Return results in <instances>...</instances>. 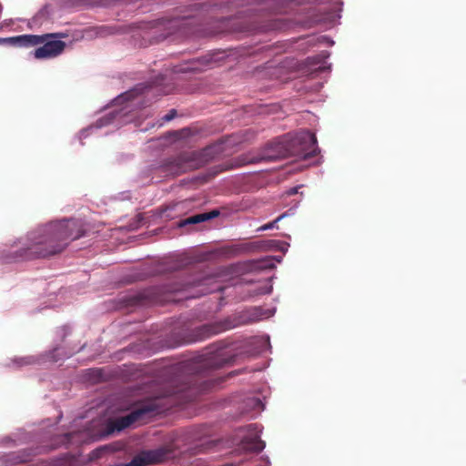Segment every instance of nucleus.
Masks as SVG:
<instances>
[{
	"label": "nucleus",
	"instance_id": "f257e3e1",
	"mask_svg": "<svg viewBox=\"0 0 466 466\" xmlns=\"http://www.w3.org/2000/svg\"><path fill=\"white\" fill-rule=\"evenodd\" d=\"M83 235L76 219L51 222L29 232L25 238L0 247V258L5 262L46 258L61 252L70 241Z\"/></svg>",
	"mask_w": 466,
	"mask_h": 466
},
{
	"label": "nucleus",
	"instance_id": "f03ea898",
	"mask_svg": "<svg viewBox=\"0 0 466 466\" xmlns=\"http://www.w3.org/2000/svg\"><path fill=\"white\" fill-rule=\"evenodd\" d=\"M131 98H133V92H127L120 96H118L114 100V106H122L120 108H115L111 110L107 115L98 119L96 125L90 126L88 128L84 129L80 133V138L86 137L87 136V132L93 129H99L103 127H106L115 121L119 123H127L131 121L130 118H127V114L130 112L131 106L127 103Z\"/></svg>",
	"mask_w": 466,
	"mask_h": 466
},
{
	"label": "nucleus",
	"instance_id": "7ed1b4c3",
	"mask_svg": "<svg viewBox=\"0 0 466 466\" xmlns=\"http://www.w3.org/2000/svg\"><path fill=\"white\" fill-rule=\"evenodd\" d=\"M317 149V138L308 130L296 133L290 141L289 151L294 155L309 157L314 155Z\"/></svg>",
	"mask_w": 466,
	"mask_h": 466
},
{
	"label": "nucleus",
	"instance_id": "20e7f679",
	"mask_svg": "<svg viewBox=\"0 0 466 466\" xmlns=\"http://www.w3.org/2000/svg\"><path fill=\"white\" fill-rule=\"evenodd\" d=\"M156 410L154 404H143L129 414L117 419L115 422V427L117 431H122L136 422L141 421L145 416Z\"/></svg>",
	"mask_w": 466,
	"mask_h": 466
},
{
	"label": "nucleus",
	"instance_id": "39448f33",
	"mask_svg": "<svg viewBox=\"0 0 466 466\" xmlns=\"http://www.w3.org/2000/svg\"><path fill=\"white\" fill-rule=\"evenodd\" d=\"M65 47V42L61 40H51L46 42L42 46L35 49L32 54L36 59H49L62 54Z\"/></svg>",
	"mask_w": 466,
	"mask_h": 466
},
{
	"label": "nucleus",
	"instance_id": "423d86ee",
	"mask_svg": "<svg viewBox=\"0 0 466 466\" xmlns=\"http://www.w3.org/2000/svg\"><path fill=\"white\" fill-rule=\"evenodd\" d=\"M48 35H23L15 37L0 38V45L12 44L20 46H33L45 41Z\"/></svg>",
	"mask_w": 466,
	"mask_h": 466
},
{
	"label": "nucleus",
	"instance_id": "0eeeda50",
	"mask_svg": "<svg viewBox=\"0 0 466 466\" xmlns=\"http://www.w3.org/2000/svg\"><path fill=\"white\" fill-rule=\"evenodd\" d=\"M248 430L254 431L248 437L246 438L243 446L245 449L254 451H260L264 449L265 443L259 440L260 430L258 425L251 424L248 426Z\"/></svg>",
	"mask_w": 466,
	"mask_h": 466
},
{
	"label": "nucleus",
	"instance_id": "6e6552de",
	"mask_svg": "<svg viewBox=\"0 0 466 466\" xmlns=\"http://www.w3.org/2000/svg\"><path fill=\"white\" fill-rule=\"evenodd\" d=\"M244 412L255 417L264 410V404L260 399L257 397H248L244 402Z\"/></svg>",
	"mask_w": 466,
	"mask_h": 466
},
{
	"label": "nucleus",
	"instance_id": "1a4fd4ad",
	"mask_svg": "<svg viewBox=\"0 0 466 466\" xmlns=\"http://www.w3.org/2000/svg\"><path fill=\"white\" fill-rule=\"evenodd\" d=\"M218 215V211H212V212H209V213L198 214V215L189 217V218L182 220L179 223V226L180 227H184V226L189 225V224L200 223V222L208 220L210 218H213L217 217Z\"/></svg>",
	"mask_w": 466,
	"mask_h": 466
},
{
	"label": "nucleus",
	"instance_id": "9d476101",
	"mask_svg": "<svg viewBox=\"0 0 466 466\" xmlns=\"http://www.w3.org/2000/svg\"><path fill=\"white\" fill-rule=\"evenodd\" d=\"M287 216H289V213H288V212L281 214V215H280V216H279L275 220H273V221H271V222H269V223H267V224H265V225L261 226V227L258 229V231H264V230H268V229H272V228H274L277 226V224H278L281 219H283L284 218H286Z\"/></svg>",
	"mask_w": 466,
	"mask_h": 466
},
{
	"label": "nucleus",
	"instance_id": "9b49d317",
	"mask_svg": "<svg viewBox=\"0 0 466 466\" xmlns=\"http://www.w3.org/2000/svg\"><path fill=\"white\" fill-rule=\"evenodd\" d=\"M35 358L34 357H22V358H17V359H15L14 360V363H15L18 367H22L24 365H29V364H32L35 362Z\"/></svg>",
	"mask_w": 466,
	"mask_h": 466
},
{
	"label": "nucleus",
	"instance_id": "f8f14e48",
	"mask_svg": "<svg viewBox=\"0 0 466 466\" xmlns=\"http://www.w3.org/2000/svg\"><path fill=\"white\" fill-rule=\"evenodd\" d=\"M203 329L206 330V334L204 337H209L211 335L219 333L224 329L221 327H209V326H205V327H203Z\"/></svg>",
	"mask_w": 466,
	"mask_h": 466
},
{
	"label": "nucleus",
	"instance_id": "ddd939ff",
	"mask_svg": "<svg viewBox=\"0 0 466 466\" xmlns=\"http://www.w3.org/2000/svg\"><path fill=\"white\" fill-rule=\"evenodd\" d=\"M257 341L262 344L261 349L259 351L265 350L266 348L269 347V338L268 336H261L257 339H255Z\"/></svg>",
	"mask_w": 466,
	"mask_h": 466
},
{
	"label": "nucleus",
	"instance_id": "4468645a",
	"mask_svg": "<svg viewBox=\"0 0 466 466\" xmlns=\"http://www.w3.org/2000/svg\"><path fill=\"white\" fill-rule=\"evenodd\" d=\"M272 284L270 283V279H268L263 287L259 288L258 293L259 294H269L272 291Z\"/></svg>",
	"mask_w": 466,
	"mask_h": 466
},
{
	"label": "nucleus",
	"instance_id": "2eb2a0df",
	"mask_svg": "<svg viewBox=\"0 0 466 466\" xmlns=\"http://www.w3.org/2000/svg\"><path fill=\"white\" fill-rule=\"evenodd\" d=\"M274 259H276L279 263L281 261V257H279V258H267L266 259H264L262 261V263H263L262 267L263 268H272V267H274V263H273Z\"/></svg>",
	"mask_w": 466,
	"mask_h": 466
},
{
	"label": "nucleus",
	"instance_id": "dca6fc26",
	"mask_svg": "<svg viewBox=\"0 0 466 466\" xmlns=\"http://www.w3.org/2000/svg\"><path fill=\"white\" fill-rule=\"evenodd\" d=\"M270 244H271L272 247L273 246L277 247L279 250H281L283 252H286L288 250V247H289L288 244L279 243V241H276V240H271Z\"/></svg>",
	"mask_w": 466,
	"mask_h": 466
},
{
	"label": "nucleus",
	"instance_id": "f3484780",
	"mask_svg": "<svg viewBox=\"0 0 466 466\" xmlns=\"http://www.w3.org/2000/svg\"><path fill=\"white\" fill-rule=\"evenodd\" d=\"M177 115V112L176 110L172 109L169 111V113H167V115H165L163 116V120L166 121V122H168L170 120H172Z\"/></svg>",
	"mask_w": 466,
	"mask_h": 466
},
{
	"label": "nucleus",
	"instance_id": "a211bd4d",
	"mask_svg": "<svg viewBox=\"0 0 466 466\" xmlns=\"http://www.w3.org/2000/svg\"><path fill=\"white\" fill-rule=\"evenodd\" d=\"M274 312H275V310H270L268 312V314L260 313L259 315L257 316V319H261L268 318V317L272 316L274 314Z\"/></svg>",
	"mask_w": 466,
	"mask_h": 466
},
{
	"label": "nucleus",
	"instance_id": "6ab92c4d",
	"mask_svg": "<svg viewBox=\"0 0 466 466\" xmlns=\"http://www.w3.org/2000/svg\"><path fill=\"white\" fill-rule=\"evenodd\" d=\"M299 187H295L290 188V189H289V190H288V192H287V193H288V195L291 196V195H295V194H297V193L299 192Z\"/></svg>",
	"mask_w": 466,
	"mask_h": 466
},
{
	"label": "nucleus",
	"instance_id": "aec40b11",
	"mask_svg": "<svg viewBox=\"0 0 466 466\" xmlns=\"http://www.w3.org/2000/svg\"><path fill=\"white\" fill-rule=\"evenodd\" d=\"M28 460L27 457H19L16 459L15 462H24V461H26Z\"/></svg>",
	"mask_w": 466,
	"mask_h": 466
},
{
	"label": "nucleus",
	"instance_id": "412c9836",
	"mask_svg": "<svg viewBox=\"0 0 466 466\" xmlns=\"http://www.w3.org/2000/svg\"><path fill=\"white\" fill-rule=\"evenodd\" d=\"M188 69H200L198 66H192V67H188Z\"/></svg>",
	"mask_w": 466,
	"mask_h": 466
}]
</instances>
